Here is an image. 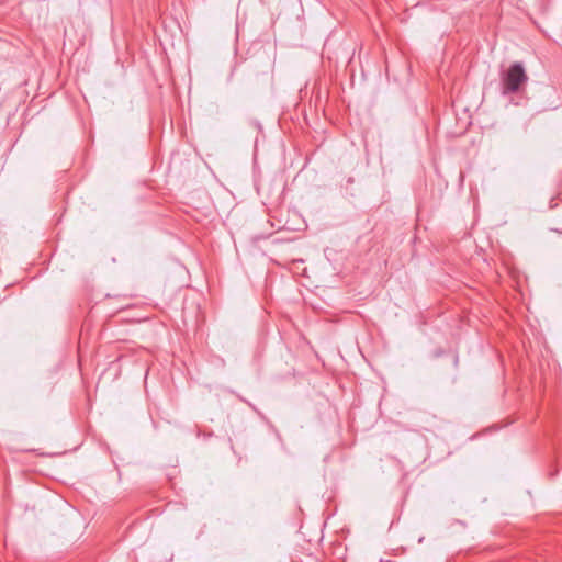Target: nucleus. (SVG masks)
Here are the masks:
<instances>
[{
	"label": "nucleus",
	"mask_w": 562,
	"mask_h": 562,
	"mask_svg": "<svg viewBox=\"0 0 562 562\" xmlns=\"http://www.w3.org/2000/svg\"><path fill=\"white\" fill-rule=\"evenodd\" d=\"M498 424L494 423L493 429L494 431L497 429Z\"/></svg>",
	"instance_id": "2"
},
{
	"label": "nucleus",
	"mask_w": 562,
	"mask_h": 562,
	"mask_svg": "<svg viewBox=\"0 0 562 562\" xmlns=\"http://www.w3.org/2000/svg\"><path fill=\"white\" fill-rule=\"evenodd\" d=\"M528 82V76L521 63L512 64L506 71L502 74L501 86L502 94L519 93Z\"/></svg>",
	"instance_id": "1"
}]
</instances>
